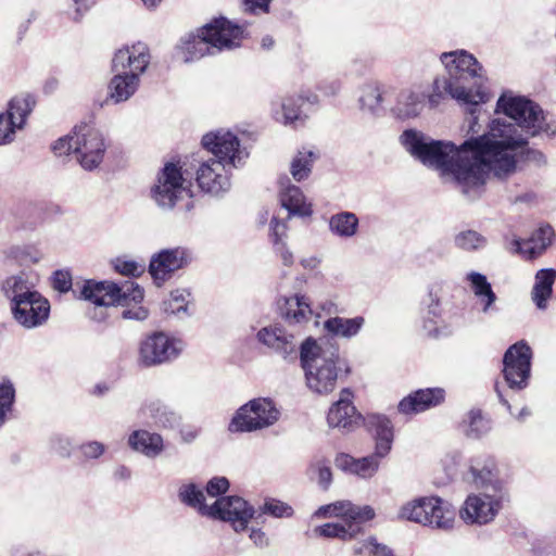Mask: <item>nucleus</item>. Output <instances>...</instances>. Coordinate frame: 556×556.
Masks as SVG:
<instances>
[{
	"mask_svg": "<svg viewBox=\"0 0 556 556\" xmlns=\"http://www.w3.org/2000/svg\"><path fill=\"white\" fill-rule=\"evenodd\" d=\"M485 102L458 103L469 115L467 135L480 131V105ZM495 113L513 122L494 117L482 135L472 136L460 146L434 140L417 129L404 130L400 141L415 160L438 170L443 182L452 185L467 199L476 200L484 192L490 173L498 179L515 173L531 137L556 135L555 118L535 102L511 91L501 94Z\"/></svg>",
	"mask_w": 556,
	"mask_h": 556,
	"instance_id": "1",
	"label": "nucleus"
},
{
	"mask_svg": "<svg viewBox=\"0 0 556 556\" xmlns=\"http://www.w3.org/2000/svg\"><path fill=\"white\" fill-rule=\"evenodd\" d=\"M300 359L306 387L313 393L327 395L337 388L342 365L338 348L308 337L300 345Z\"/></svg>",
	"mask_w": 556,
	"mask_h": 556,
	"instance_id": "2",
	"label": "nucleus"
},
{
	"mask_svg": "<svg viewBox=\"0 0 556 556\" xmlns=\"http://www.w3.org/2000/svg\"><path fill=\"white\" fill-rule=\"evenodd\" d=\"M509 492H471L460 506L459 517L468 526H486L496 519L509 502Z\"/></svg>",
	"mask_w": 556,
	"mask_h": 556,
	"instance_id": "3",
	"label": "nucleus"
},
{
	"mask_svg": "<svg viewBox=\"0 0 556 556\" xmlns=\"http://www.w3.org/2000/svg\"><path fill=\"white\" fill-rule=\"evenodd\" d=\"M421 328L430 338L452 336L458 328L457 317L448 315L442 304V286L433 283L429 287L421 311Z\"/></svg>",
	"mask_w": 556,
	"mask_h": 556,
	"instance_id": "4",
	"label": "nucleus"
},
{
	"mask_svg": "<svg viewBox=\"0 0 556 556\" xmlns=\"http://www.w3.org/2000/svg\"><path fill=\"white\" fill-rule=\"evenodd\" d=\"M182 339L164 331H156L142 339L138 346V363L154 367L176 359L185 350Z\"/></svg>",
	"mask_w": 556,
	"mask_h": 556,
	"instance_id": "5",
	"label": "nucleus"
},
{
	"mask_svg": "<svg viewBox=\"0 0 556 556\" xmlns=\"http://www.w3.org/2000/svg\"><path fill=\"white\" fill-rule=\"evenodd\" d=\"M278 418L279 410L270 400L254 399L237 409L228 425V430L232 433L252 432L274 425Z\"/></svg>",
	"mask_w": 556,
	"mask_h": 556,
	"instance_id": "6",
	"label": "nucleus"
},
{
	"mask_svg": "<svg viewBox=\"0 0 556 556\" xmlns=\"http://www.w3.org/2000/svg\"><path fill=\"white\" fill-rule=\"evenodd\" d=\"M188 193L187 180L181 167L173 162L166 163L156 175L151 188V198L163 210H172Z\"/></svg>",
	"mask_w": 556,
	"mask_h": 556,
	"instance_id": "7",
	"label": "nucleus"
},
{
	"mask_svg": "<svg viewBox=\"0 0 556 556\" xmlns=\"http://www.w3.org/2000/svg\"><path fill=\"white\" fill-rule=\"evenodd\" d=\"M76 143V160L86 170L97 168L103 161L108 142L100 129L88 123H80L74 127Z\"/></svg>",
	"mask_w": 556,
	"mask_h": 556,
	"instance_id": "8",
	"label": "nucleus"
},
{
	"mask_svg": "<svg viewBox=\"0 0 556 556\" xmlns=\"http://www.w3.org/2000/svg\"><path fill=\"white\" fill-rule=\"evenodd\" d=\"M465 480L478 490L509 492L508 479L502 475L496 458L490 454L470 457Z\"/></svg>",
	"mask_w": 556,
	"mask_h": 556,
	"instance_id": "9",
	"label": "nucleus"
},
{
	"mask_svg": "<svg viewBox=\"0 0 556 556\" xmlns=\"http://www.w3.org/2000/svg\"><path fill=\"white\" fill-rule=\"evenodd\" d=\"M201 143L205 150L212 153V159L219 160L231 169L243 165L249 156L248 150L241 146L237 135L228 129H217L205 134Z\"/></svg>",
	"mask_w": 556,
	"mask_h": 556,
	"instance_id": "10",
	"label": "nucleus"
},
{
	"mask_svg": "<svg viewBox=\"0 0 556 556\" xmlns=\"http://www.w3.org/2000/svg\"><path fill=\"white\" fill-rule=\"evenodd\" d=\"M451 97L457 103H477L479 101H488L489 93L480 86H468L460 81L459 78L438 76L431 87L429 94H426L428 103L431 108L438 106L446 97Z\"/></svg>",
	"mask_w": 556,
	"mask_h": 556,
	"instance_id": "11",
	"label": "nucleus"
},
{
	"mask_svg": "<svg viewBox=\"0 0 556 556\" xmlns=\"http://www.w3.org/2000/svg\"><path fill=\"white\" fill-rule=\"evenodd\" d=\"M256 514L255 507L238 495L223 496L212 504L208 518L228 522L236 533L248 530V525Z\"/></svg>",
	"mask_w": 556,
	"mask_h": 556,
	"instance_id": "12",
	"label": "nucleus"
},
{
	"mask_svg": "<svg viewBox=\"0 0 556 556\" xmlns=\"http://www.w3.org/2000/svg\"><path fill=\"white\" fill-rule=\"evenodd\" d=\"M531 348L525 341L513 344L505 352L503 375L511 390H522L528 387L531 377Z\"/></svg>",
	"mask_w": 556,
	"mask_h": 556,
	"instance_id": "13",
	"label": "nucleus"
},
{
	"mask_svg": "<svg viewBox=\"0 0 556 556\" xmlns=\"http://www.w3.org/2000/svg\"><path fill=\"white\" fill-rule=\"evenodd\" d=\"M193 261L192 251L182 245L162 249L154 253L149 263V274L156 286L169 280L176 271L186 268Z\"/></svg>",
	"mask_w": 556,
	"mask_h": 556,
	"instance_id": "14",
	"label": "nucleus"
},
{
	"mask_svg": "<svg viewBox=\"0 0 556 556\" xmlns=\"http://www.w3.org/2000/svg\"><path fill=\"white\" fill-rule=\"evenodd\" d=\"M4 290L11 298V311L14 319L25 328L35 327V291H30L23 276H13L5 280Z\"/></svg>",
	"mask_w": 556,
	"mask_h": 556,
	"instance_id": "15",
	"label": "nucleus"
},
{
	"mask_svg": "<svg viewBox=\"0 0 556 556\" xmlns=\"http://www.w3.org/2000/svg\"><path fill=\"white\" fill-rule=\"evenodd\" d=\"M202 33L214 53L239 47L244 37V28L225 17L215 18L204 25Z\"/></svg>",
	"mask_w": 556,
	"mask_h": 556,
	"instance_id": "16",
	"label": "nucleus"
},
{
	"mask_svg": "<svg viewBox=\"0 0 556 556\" xmlns=\"http://www.w3.org/2000/svg\"><path fill=\"white\" fill-rule=\"evenodd\" d=\"M231 168L219 160L210 157L202 162L195 173L199 188L210 194L219 195L230 189Z\"/></svg>",
	"mask_w": 556,
	"mask_h": 556,
	"instance_id": "17",
	"label": "nucleus"
},
{
	"mask_svg": "<svg viewBox=\"0 0 556 556\" xmlns=\"http://www.w3.org/2000/svg\"><path fill=\"white\" fill-rule=\"evenodd\" d=\"M151 62L149 47L143 42L126 45L117 49L111 61V70L136 74L141 77Z\"/></svg>",
	"mask_w": 556,
	"mask_h": 556,
	"instance_id": "18",
	"label": "nucleus"
},
{
	"mask_svg": "<svg viewBox=\"0 0 556 556\" xmlns=\"http://www.w3.org/2000/svg\"><path fill=\"white\" fill-rule=\"evenodd\" d=\"M256 339L261 344L286 361H293L296 357V336L280 324H271L261 328L256 333Z\"/></svg>",
	"mask_w": 556,
	"mask_h": 556,
	"instance_id": "19",
	"label": "nucleus"
},
{
	"mask_svg": "<svg viewBox=\"0 0 556 556\" xmlns=\"http://www.w3.org/2000/svg\"><path fill=\"white\" fill-rule=\"evenodd\" d=\"M277 308L281 318L289 325L304 326L313 317L320 316L313 307L311 298L301 292L280 296L277 300Z\"/></svg>",
	"mask_w": 556,
	"mask_h": 556,
	"instance_id": "20",
	"label": "nucleus"
},
{
	"mask_svg": "<svg viewBox=\"0 0 556 556\" xmlns=\"http://www.w3.org/2000/svg\"><path fill=\"white\" fill-rule=\"evenodd\" d=\"M30 96L15 97L8 103L7 111L0 113V146L14 140L15 131L22 129L31 112Z\"/></svg>",
	"mask_w": 556,
	"mask_h": 556,
	"instance_id": "21",
	"label": "nucleus"
},
{
	"mask_svg": "<svg viewBox=\"0 0 556 556\" xmlns=\"http://www.w3.org/2000/svg\"><path fill=\"white\" fill-rule=\"evenodd\" d=\"M440 61L452 78H459L466 85V77L482 79L484 71L478 60L466 50L443 52Z\"/></svg>",
	"mask_w": 556,
	"mask_h": 556,
	"instance_id": "22",
	"label": "nucleus"
},
{
	"mask_svg": "<svg viewBox=\"0 0 556 556\" xmlns=\"http://www.w3.org/2000/svg\"><path fill=\"white\" fill-rule=\"evenodd\" d=\"M353 400L354 393L351 389L340 391L338 401L330 406L327 414L329 427L352 431L359 425L362 415L354 406Z\"/></svg>",
	"mask_w": 556,
	"mask_h": 556,
	"instance_id": "23",
	"label": "nucleus"
},
{
	"mask_svg": "<svg viewBox=\"0 0 556 556\" xmlns=\"http://www.w3.org/2000/svg\"><path fill=\"white\" fill-rule=\"evenodd\" d=\"M445 401L443 388H426L410 392L397 404V412L410 416L424 413L441 405Z\"/></svg>",
	"mask_w": 556,
	"mask_h": 556,
	"instance_id": "24",
	"label": "nucleus"
},
{
	"mask_svg": "<svg viewBox=\"0 0 556 556\" xmlns=\"http://www.w3.org/2000/svg\"><path fill=\"white\" fill-rule=\"evenodd\" d=\"M305 99L301 94L279 97L270 102L271 118L283 126H296L307 119L302 106Z\"/></svg>",
	"mask_w": 556,
	"mask_h": 556,
	"instance_id": "25",
	"label": "nucleus"
},
{
	"mask_svg": "<svg viewBox=\"0 0 556 556\" xmlns=\"http://www.w3.org/2000/svg\"><path fill=\"white\" fill-rule=\"evenodd\" d=\"M207 54H214L202 27L195 33H189L180 37L174 49V58L184 63H191Z\"/></svg>",
	"mask_w": 556,
	"mask_h": 556,
	"instance_id": "26",
	"label": "nucleus"
},
{
	"mask_svg": "<svg viewBox=\"0 0 556 556\" xmlns=\"http://www.w3.org/2000/svg\"><path fill=\"white\" fill-rule=\"evenodd\" d=\"M364 425L375 439V451L379 457H386L394 439L393 425L390 418L382 414H369L364 418Z\"/></svg>",
	"mask_w": 556,
	"mask_h": 556,
	"instance_id": "27",
	"label": "nucleus"
},
{
	"mask_svg": "<svg viewBox=\"0 0 556 556\" xmlns=\"http://www.w3.org/2000/svg\"><path fill=\"white\" fill-rule=\"evenodd\" d=\"M553 238V228L549 225H545L535 230L528 240L514 238L509 249L527 260H533L545 252L552 244Z\"/></svg>",
	"mask_w": 556,
	"mask_h": 556,
	"instance_id": "28",
	"label": "nucleus"
},
{
	"mask_svg": "<svg viewBox=\"0 0 556 556\" xmlns=\"http://www.w3.org/2000/svg\"><path fill=\"white\" fill-rule=\"evenodd\" d=\"M114 291H117L115 282L86 280L79 290L74 289L73 293L76 299L89 301L96 306L109 307L116 304Z\"/></svg>",
	"mask_w": 556,
	"mask_h": 556,
	"instance_id": "29",
	"label": "nucleus"
},
{
	"mask_svg": "<svg viewBox=\"0 0 556 556\" xmlns=\"http://www.w3.org/2000/svg\"><path fill=\"white\" fill-rule=\"evenodd\" d=\"M140 416L156 428L173 429L180 422V416L160 400H149L139 410Z\"/></svg>",
	"mask_w": 556,
	"mask_h": 556,
	"instance_id": "30",
	"label": "nucleus"
},
{
	"mask_svg": "<svg viewBox=\"0 0 556 556\" xmlns=\"http://www.w3.org/2000/svg\"><path fill=\"white\" fill-rule=\"evenodd\" d=\"M280 205L288 211V218L308 217L313 213L312 203L307 201L300 187L287 182H281L279 191Z\"/></svg>",
	"mask_w": 556,
	"mask_h": 556,
	"instance_id": "31",
	"label": "nucleus"
},
{
	"mask_svg": "<svg viewBox=\"0 0 556 556\" xmlns=\"http://www.w3.org/2000/svg\"><path fill=\"white\" fill-rule=\"evenodd\" d=\"M108 85L106 101L119 104L128 101L139 89L141 77L126 72L112 71Z\"/></svg>",
	"mask_w": 556,
	"mask_h": 556,
	"instance_id": "32",
	"label": "nucleus"
},
{
	"mask_svg": "<svg viewBox=\"0 0 556 556\" xmlns=\"http://www.w3.org/2000/svg\"><path fill=\"white\" fill-rule=\"evenodd\" d=\"M555 282L556 269L542 268L535 273L530 298L538 311L545 312L548 309Z\"/></svg>",
	"mask_w": 556,
	"mask_h": 556,
	"instance_id": "33",
	"label": "nucleus"
},
{
	"mask_svg": "<svg viewBox=\"0 0 556 556\" xmlns=\"http://www.w3.org/2000/svg\"><path fill=\"white\" fill-rule=\"evenodd\" d=\"M127 444L134 452L148 458H156L165 450L163 437L146 429L131 431L128 434Z\"/></svg>",
	"mask_w": 556,
	"mask_h": 556,
	"instance_id": "34",
	"label": "nucleus"
},
{
	"mask_svg": "<svg viewBox=\"0 0 556 556\" xmlns=\"http://www.w3.org/2000/svg\"><path fill=\"white\" fill-rule=\"evenodd\" d=\"M379 456L374 455L354 458L350 454L339 453L334 458V465L338 469L355 475L359 478L367 479L371 478L379 468Z\"/></svg>",
	"mask_w": 556,
	"mask_h": 556,
	"instance_id": "35",
	"label": "nucleus"
},
{
	"mask_svg": "<svg viewBox=\"0 0 556 556\" xmlns=\"http://www.w3.org/2000/svg\"><path fill=\"white\" fill-rule=\"evenodd\" d=\"M426 92L419 86L403 89L394 105L393 113L400 118L417 117L424 110Z\"/></svg>",
	"mask_w": 556,
	"mask_h": 556,
	"instance_id": "36",
	"label": "nucleus"
},
{
	"mask_svg": "<svg viewBox=\"0 0 556 556\" xmlns=\"http://www.w3.org/2000/svg\"><path fill=\"white\" fill-rule=\"evenodd\" d=\"M426 500L432 502V508H427V519L425 527L439 530H451L455 522V511L452 505L443 498L434 495L426 496Z\"/></svg>",
	"mask_w": 556,
	"mask_h": 556,
	"instance_id": "37",
	"label": "nucleus"
},
{
	"mask_svg": "<svg viewBox=\"0 0 556 556\" xmlns=\"http://www.w3.org/2000/svg\"><path fill=\"white\" fill-rule=\"evenodd\" d=\"M361 111L372 116H379L382 113L383 88L377 80H367L359 87L357 99Z\"/></svg>",
	"mask_w": 556,
	"mask_h": 556,
	"instance_id": "38",
	"label": "nucleus"
},
{
	"mask_svg": "<svg viewBox=\"0 0 556 556\" xmlns=\"http://www.w3.org/2000/svg\"><path fill=\"white\" fill-rule=\"evenodd\" d=\"M179 502L194 510L201 516L208 517L212 505L205 504V495L200 485L192 481L182 482L177 490Z\"/></svg>",
	"mask_w": 556,
	"mask_h": 556,
	"instance_id": "39",
	"label": "nucleus"
},
{
	"mask_svg": "<svg viewBox=\"0 0 556 556\" xmlns=\"http://www.w3.org/2000/svg\"><path fill=\"white\" fill-rule=\"evenodd\" d=\"M332 513L334 517L342 518L344 523L359 526L375 517V510L368 506H357L350 501H338L332 503Z\"/></svg>",
	"mask_w": 556,
	"mask_h": 556,
	"instance_id": "40",
	"label": "nucleus"
},
{
	"mask_svg": "<svg viewBox=\"0 0 556 556\" xmlns=\"http://www.w3.org/2000/svg\"><path fill=\"white\" fill-rule=\"evenodd\" d=\"M364 325L365 318L363 316L353 318L336 316L324 321V329L333 337L352 339L359 333Z\"/></svg>",
	"mask_w": 556,
	"mask_h": 556,
	"instance_id": "41",
	"label": "nucleus"
},
{
	"mask_svg": "<svg viewBox=\"0 0 556 556\" xmlns=\"http://www.w3.org/2000/svg\"><path fill=\"white\" fill-rule=\"evenodd\" d=\"M162 309L167 315L185 318L193 313V299L188 289H175L162 303Z\"/></svg>",
	"mask_w": 556,
	"mask_h": 556,
	"instance_id": "42",
	"label": "nucleus"
},
{
	"mask_svg": "<svg viewBox=\"0 0 556 556\" xmlns=\"http://www.w3.org/2000/svg\"><path fill=\"white\" fill-rule=\"evenodd\" d=\"M328 228L334 237L351 239L358 232L359 219L352 212H339L329 217Z\"/></svg>",
	"mask_w": 556,
	"mask_h": 556,
	"instance_id": "43",
	"label": "nucleus"
},
{
	"mask_svg": "<svg viewBox=\"0 0 556 556\" xmlns=\"http://www.w3.org/2000/svg\"><path fill=\"white\" fill-rule=\"evenodd\" d=\"M286 232V223L280 222L276 217H273V219L270 220L269 237L274 245V251L285 266H291L294 262V257L293 253L289 250L285 241Z\"/></svg>",
	"mask_w": 556,
	"mask_h": 556,
	"instance_id": "44",
	"label": "nucleus"
},
{
	"mask_svg": "<svg viewBox=\"0 0 556 556\" xmlns=\"http://www.w3.org/2000/svg\"><path fill=\"white\" fill-rule=\"evenodd\" d=\"M431 501L426 500V496L415 497L405 502L397 511V517L401 520L412 521L421 526L428 521L426 509L432 508Z\"/></svg>",
	"mask_w": 556,
	"mask_h": 556,
	"instance_id": "45",
	"label": "nucleus"
},
{
	"mask_svg": "<svg viewBox=\"0 0 556 556\" xmlns=\"http://www.w3.org/2000/svg\"><path fill=\"white\" fill-rule=\"evenodd\" d=\"M460 427L466 437L479 439L489 433L492 422L480 409H471L462 421Z\"/></svg>",
	"mask_w": 556,
	"mask_h": 556,
	"instance_id": "46",
	"label": "nucleus"
},
{
	"mask_svg": "<svg viewBox=\"0 0 556 556\" xmlns=\"http://www.w3.org/2000/svg\"><path fill=\"white\" fill-rule=\"evenodd\" d=\"M318 155L313 149L302 148L292 159L290 172L296 181L306 179Z\"/></svg>",
	"mask_w": 556,
	"mask_h": 556,
	"instance_id": "47",
	"label": "nucleus"
},
{
	"mask_svg": "<svg viewBox=\"0 0 556 556\" xmlns=\"http://www.w3.org/2000/svg\"><path fill=\"white\" fill-rule=\"evenodd\" d=\"M306 475L323 490H328L332 482L330 462L321 456L314 457L306 469Z\"/></svg>",
	"mask_w": 556,
	"mask_h": 556,
	"instance_id": "48",
	"label": "nucleus"
},
{
	"mask_svg": "<svg viewBox=\"0 0 556 556\" xmlns=\"http://www.w3.org/2000/svg\"><path fill=\"white\" fill-rule=\"evenodd\" d=\"M359 526L352 523L331 522L316 527L314 532L316 535L327 539L351 540L359 532Z\"/></svg>",
	"mask_w": 556,
	"mask_h": 556,
	"instance_id": "49",
	"label": "nucleus"
},
{
	"mask_svg": "<svg viewBox=\"0 0 556 556\" xmlns=\"http://www.w3.org/2000/svg\"><path fill=\"white\" fill-rule=\"evenodd\" d=\"M116 290L117 291H114L116 298L115 305L127 306L130 303L138 304L144 296L143 289L132 281H127L122 286L116 285Z\"/></svg>",
	"mask_w": 556,
	"mask_h": 556,
	"instance_id": "50",
	"label": "nucleus"
},
{
	"mask_svg": "<svg viewBox=\"0 0 556 556\" xmlns=\"http://www.w3.org/2000/svg\"><path fill=\"white\" fill-rule=\"evenodd\" d=\"M455 247L467 252L481 250L486 247L488 240L476 230H463L454 238Z\"/></svg>",
	"mask_w": 556,
	"mask_h": 556,
	"instance_id": "51",
	"label": "nucleus"
},
{
	"mask_svg": "<svg viewBox=\"0 0 556 556\" xmlns=\"http://www.w3.org/2000/svg\"><path fill=\"white\" fill-rule=\"evenodd\" d=\"M353 556H394V554L388 546L369 538L355 544Z\"/></svg>",
	"mask_w": 556,
	"mask_h": 556,
	"instance_id": "52",
	"label": "nucleus"
},
{
	"mask_svg": "<svg viewBox=\"0 0 556 556\" xmlns=\"http://www.w3.org/2000/svg\"><path fill=\"white\" fill-rule=\"evenodd\" d=\"M464 281L468 285L475 298L488 295V293L493 292L492 285L489 282L486 276L479 271H468L464 277Z\"/></svg>",
	"mask_w": 556,
	"mask_h": 556,
	"instance_id": "53",
	"label": "nucleus"
},
{
	"mask_svg": "<svg viewBox=\"0 0 556 556\" xmlns=\"http://www.w3.org/2000/svg\"><path fill=\"white\" fill-rule=\"evenodd\" d=\"M114 269L124 276L138 277L144 273L146 265L142 261H138L128 256H119L113 261Z\"/></svg>",
	"mask_w": 556,
	"mask_h": 556,
	"instance_id": "54",
	"label": "nucleus"
},
{
	"mask_svg": "<svg viewBox=\"0 0 556 556\" xmlns=\"http://www.w3.org/2000/svg\"><path fill=\"white\" fill-rule=\"evenodd\" d=\"M260 510L262 514L275 518H290L293 516V508L289 504L276 498H266Z\"/></svg>",
	"mask_w": 556,
	"mask_h": 556,
	"instance_id": "55",
	"label": "nucleus"
},
{
	"mask_svg": "<svg viewBox=\"0 0 556 556\" xmlns=\"http://www.w3.org/2000/svg\"><path fill=\"white\" fill-rule=\"evenodd\" d=\"M65 14L70 20L78 23L96 5L97 0H65Z\"/></svg>",
	"mask_w": 556,
	"mask_h": 556,
	"instance_id": "56",
	"label": "nucleus"
},
{
	"mask_svg": "<svg viewBox=\"0 0 556 556\" xmlns=\"http://www.w3.org/2000/svg\"><path fill=\"white\" fill-rule=\"evenodd\" d=\"M15 397V390L11 382L0 384V427L3 426L7 415L11 412Z\"/></svg>",
	"mask_w": 556,
	"mask_h": 556,
	"instance_id": "57",
	"label": "nucleus"
},
{
	"mask_svg": "<svg viewBox=\"0 0 556 556\" xmlns=\"http://www.w3.org/2000/svg\"><path fill=\"white\" fill-rule=\"evenodd\" d=\"M50 280L52 288L61 293H66L72 290L73 277L68 269L55 270Z\"/></svg>",
	"mask_w": 556,
	"mask_h": 556,
	"instance_id": "58",
	"label": "nucleus"
},
{
	"mask_svg": "<svg viewBox=\"0 0 556 556\" xmlns=\"http://www.w3.org/2000/svg\"><path fill=\"white\" fill-rule=\"evenodd\" d=\"M73 137H74V128L72 129V131L68 135L59 138L58 140H55L52 143V146H51L52 152L56 156L68 155L72 152L76 153V143H75V139Z\"/></svg>",
	"mask_w": 556,
	"mask_h": 556,
	"instance_id": "59",
	"label": "nucleus"
},
{
	"mask_svg": "<svg viewBox=\"0 0 556 556\" xmlns=\"http://www.w3.org/2000/svg\"><path fill=\"white\" fill-rule=\"evenodd\" d=\"M477 303L479 305L480 312L485 316H491L493 314L498 313V307L496 305L497 295L496 293L490 292L488 295L476 298Z\"/></svg>",
	"mask_w": 556,
	"mask_h": 556,
	"instance_id": "60",
	"label": "nucleus"
},
{
	"mask_svg": "<svg viewBox=\"0 0 556 556\" xmlns=\"http://www.w3.org/2000/svg\"><path fill=\"white\" fill-rule=\"evenodd\" d=\"M229 481L225 477H214L206 483L205 491L210 496H218L229 489Z\"/></svg>",
	"mask_w": 556,
	"mask_h": 556,
	"instance_id": "61",
	"label": "nucleus"
},
{
	"mask_svg": "<svg viewBox=\"0 0 556 556\" xmlns=\"http://www.w3.org/2000/svg\"><path fill=\"white\" fill-rule=\"evenodd\" d=\"M247 531H249V539L255 547L261 549L269 547L270 540L262 528L248 526Z\"/></svg>",
	"mask_w": 556,
	"mask_h": 556,
	"instance_id": "62",
	"label": "nucleus"
},
{
	"mask_svg": "<svg viewBox=\"0 0 556 556\" xmlns=\"http://www.w3.org/2000/svg\"><path fill=\"white\" fill-rule=\"evenodd\" d=\"M80 451L85 458L97 459L105 452V445L98 441H89L81 444Z\"/></svg>",
	"mask_w": 556,
	"mask_h": 556,
	"instance_id": "63",
	"label": "nucleus"
},
{
	"mask_svg": "<svg viewBox=\"0 0 556 556\" xmlns=\"http://www.w3.org/2000/svg\"><path fill=\"white\" fill-rule=\"evenodd\" d=\"M53 450L63 457H67L72 452V441L67 437H55L52 440Z\"/></svg>",
	"mask_w": 556,
	"mask_h": 556,
	"instance_id": "64",
	"label": "nucleus"
}]
</instances>
